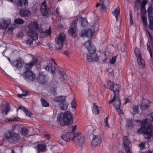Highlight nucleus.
I'll return each mask as SVG.
<instances>
[{
  "mask_svg": "<svg viewBox=\"0 0 153 153\" xmlns=\"http://www.w3.org/2000/svg\"><path fill=\"white\" fill-rule=\"evenodd\" d=\"M27 27L29 29L27 32L28 38L26 40V42L29 45L32 44L34 40H36L38 38L37 32L33 30L39 32L40 33L41 37H44L46 36L50 35L51 33L50 28L46 30L45 32H43L41 27L39 26L37 22L36 21L30 22L27 25Z\"/></svg>",
  "mask_w": 153,
  "mask_h": 153,
  "instance_id": "obj_1",
  "label": "nucleus"
},
{
  "mask_svg": "<svg viewBox=\"0 0 153 153\" xmlns=\"http://www.w3.org/2000/svg\"><path fill=\"white\" fill-rule=\"evenodd\" d=\"M148 119H146L143 121L137 120L136 122L141 126L138 129V132L140 134H143L145 138L149 139L152 137L153 138V130L148 123Z\"/></svg>",
  "mask_w": 153,
  "mask_h": 153,
  "instance_id": "obj_2",
  "label": "nucleus"
},
{
  "mask_svg": "<svg viewBox=\"0 0 153 153\" xmlns=\"http://www.w3.org/2000/svg\"><path fill=\"white\" fill-rule=\"evenodd\" d=\"M38 62L36 58L33 57L32 62L26 64L24 67V69L26 71L24 73L23 76L24 79L26 81L30 82L33 81L35 78V76L30 71V69L34 64H36Z\"/></svg>",
  "mask_w": 153,
  "mask_h": 153,
  "instance_id": "obj_3",
  "label": "nucleus"
},
{
  "mask_svg": "<svg viewBox=\"0 0 153 153\" xmlns=\"http://www.w3.org/2000/svg\"><path fill=\"white\" fill-rule=\"evenodd\" d=\"M60 116L57 120L59 124L64 126L73 123V116L70 111L61 113Z\"/></svg>",
  "mask_w": 153,
  "mask_h": 153,
  "instance_id": "obj_4",
  "label": "nucleus"
},
{
  "mask_svg": "<svg viewBox=\"0 0 153 153\" xmlns=\"http://www.w3.org/2000/svg\"><path fill=\"white\" fill-rule=\"evenodd\" d=\"M107 84L108 86L110 87L111 90L113 91L114 94L113 98L109 101V103L111 104L117 99H119V94L120 90V86L111 81H108Z\"/></svg>",
  "mask_w": 153,
  "mask_h": 153,
  "instance_id": "obj_5",
  "label": "nucleus"
},
{
  "mask_svg": "<svg viewBox=\"0 0 153 153\" xmlns=\"http://www.w3.org/2000/svg\"><path fill=\"white\" fill-rule=\"evenodd\" d=\"M66 39V36L64 33H60L57 36L55 41L56 48L61 49L63 46V43Z\"/></svg>",
  "mask_w": 153,
  "mask_h": 153,
  "instance_id": "obj_6",
  "label": "nucleus"
},
{
  "mask_svg": "<svg viewBox=\"0 0 153 153\" xmlns=\"http://www.w3.org/2000/svg\"><path fill=\"white\" fill-rule=\"evenodd\" d=\"M141 0H136L135 3L134 8L137 10L140 9V12L143 14H145L146 13V10L145 8V5L147 3L146 0H143L141 2Z\"/></svg>",
  "mask_w": 153,
  "mask_h": 153,
  "instance_id": "obj_7",
  "label": "nucleus"
},
{
  "mask_svg": "<svg viewBox=\"0 0 153 153\" xmlns=\"http://www.w3.org/2000/svg\"><path fill=\"white\" fill-rule=\"evenodd\" d=\"M46 65L45 66V69L49 71H51L52 73L54 74L56 72V68L54 65H56L55 61L54 59H51L49 60L45 61Z\"/></svg>",
  "mask_w": 153,
  "mask_h": 153,
  "instance_id": "obj_8",
  "label": "nucleus"
},
{
  "mask_svg": "<svg viewBox=\"0 0 153 153\" xmlns=\"http://www.w3.org/2000/svg\"><path fill=\"white\" fill-rule=\"evenodd\" d=\"M4 137L6 139L13 142L17 141L21 138L19 134L10 131L5 132Z\"/></svg>",
  "mask_w": 153,
  "mask_h": 153,
  "instance_id": "obj_9",
  "label": "nucleus"
},
{
  "mask_svg": "<svg viewBox=\"0 0 153 153\" xmlns=\"http://www.w3.org/2000/svg\"><path fill=\"white\" fill-rule=\"evenodd\" d=\"M96 50L95 48H93V49L90 50L89 53L87 55V60L89 62L97 61L99 59V56L95 53Z\"/></svg>",
  "mask_w": 153,
  "mask_h": 153,
  "instance_id": "obj_10",
  "label": "nucleus"
},
{
  "mask_svg": "<svg viewBox=\"0 0 153 153\" xmlns=\"http://www.w3.org/2000/svg\"><path fill=\"white\" fill-rule=\"evenodd\" d=\"M78 20L77 19H75L73 21L72 25H71L70 28L68 30L69 34L74 37L77 35L76 32L77 30L76 24Z\"/></svg>",
  "mask_w": 153,
  "mask_h": 153,
  "instance_id": "obj_11",
  "label": "nucleus"
},
{
  "mask_svg": "<svg viewBox=\"0 0 153 153\" xmlns=\"http://www.w3.org/2000/svg\"><path fill=\"white\" fill-rule=\"evenodd\" d=\"M40 11L43 16L47 17L51 14L50 10L49 8H47L45 1H44L42 3L41 6Z\"/></svg>",
  "mask_w": 153,
  "mask_h": 153,
  "instance_id": "obj_12",
  "label": "nucleus"
},
{
  "mask_svg": "<svg viewBox=\"0 0 153 153\" xmlns=\"http://www.w3.org/2000/svg\"><path fill=\"white\" fill-rule=\"evenodd\" d=\"M148 12L149 21V28L152 30L153 29V17L152 16L153 13V3L149 7Z\"/></svg>",
  "mask_w": 153,
  "mask_h": 153,
  "instance_id": "obj_13",
  "label": "nucleus"
},
{
  "mask_svg": "<svg viewBox=\"0 0 153 153\" xmlns=\"http://www.w3.org/2000/svg\"><path fill=\"white\" fill-rule=\"evenodd\" d=\"M123 143L126 153H132L131 149V145L127 137H123Z\"/></svg>",
  "mask_w": 153,
  "mask_h": 153,
  "instance_id": "obj_14",
  "label": "nucleus"
},
{
  "mask_svg": "<svg viewBox=\"0 0 153 153\" xmlns=\"http://www.w3.org/2000/svg\"><path fill=\"white\" fill-rule=\"evenodd\" d=\"M11 22L10 18L0 19V28L1 29H5L9 25Z\"/></svg>",
  "mask_w": 153,
  "mask_h": 153,
  "instance_id": "obj_15",
  "label": "nucleus"
},
{
  "mask_svg": "<svg viewBox=\"0 0 153 153\" xmlns=\"http://www.w3.org/2000/svg\"><path fill=\"white\" fill-rule=\"evenodd\" d=\"M25 62L21 58H19L13 62L11 64L12 66H15L16 68L19 69L22 68L24 65Z\"/></svg>",
  "mask_w": 153,
  "mask_h": 153,
  "instance_id": "obj_16",
  "label": "nucleus"
},
{
  "mask_svg": "<svg viewBox=\"0 0 153 153\" xmlns=\"http://www.w3.org/2000/svg\"><path fill=\"white\" fill-rule=\"evenodd\" d=\"M74 139L77 142L80 143L83 142L84 140V137L80 133L76 132L74 134Z\"/></svg>",
  "mask_w": 153,
  "mask_h": 153,
  "instance_id": "obj_17",
  "label": "nucleus"
},
{
  "mask_svg": "<svg viewBox=\"0 0 153 153\" xmlns=\"http://www.w3.org/2000/svg\"><path fill=\"white\" fill-rule=\"evenodd\" d=\"M74 134L72 132H68L62 135V138L67 142H69L74 138Z\"/></svg>",
  "mask_w": 153,
  "mask_h": 153,
  "instance_id": "obj_18",
  "label": "nucleus"
},
{
  "mask_svg": "<svg viewBox=\"0 0 153 153\" xmlns=\"http://www.w3.org/2000/svg\"><path fill=\"white\" fill-rule=\"evenodd\" d=\"M94 31L91 29H89L87 30H82L80 34L81 36H85L88 37H91L93 35Z\"/></svg>",
  "mask_w": 153,
  "mask_h": 153,
  "instance_id": "obj_19",
  "label": "nucleus"
},
{
  "mask_svg": "<svg viewBox=\"0 0 153 153\" xmlns=\"http://www.w3.org/2000/svg\"><path fill=\"white\" fill-rule=\"evenodd\" d=\"M114 102V106L120 115L123 114L122 111L120 108V102L119 99H117Z\"/></svg>",
  "mask_w": 153,
  "mask_h": 153,
  "instance_id": "obj_20",
  "label": "nucleus"
},
{
  "mask_svg": "<svg viewBox=\"0 0 153 153\" xmlns=\"http://www.w3.org/2000/svg\"><path fill=\"white\" fill-rule=\"evenodd\" d=\"M114 102V106L120 115L123 114L122 111L120 108V102L119 99H117Z\"/></svg>",
  "mask_w": 153,
  "mask_h": 153,
  "instance_id": "obj_21",
  "label": "nucleus"
},
{
  "mask_svg": "<svg viewBox=\"0 0 153 153\" xmlns=\"http://www.w3.org/2000/svg\"><path fill=\"white\" fill-rule=\"evenodd\" d=\"M101 9L104 10L110 5L109 0H100Z\"/></svg>",
  "mask_w": 153,
  "mask_h": 153,
  "instance_id": "obj_22",
  "label": "nucleus"
},
{
  "mask_svg": "<svg viewBox=\"0 0 153 153\" xmlns=\"http://www.w3.org/2000/svg\"><path fill=\"white\" fill-rule=\"evenodd\" d=\"M34 148L37 150L38 152H39L44 151L46 149V146L44 143H38Z\"/></svg>",
  "mask_w": 153,
  "mask_h": 153,
  "instance_id": "obj_23",
  "label": "nucleus"
},
{
  "mask_svg": "<svg viewBox=\"0 0 153 153\" xmlns=\"http://www.w3.org/2000/svg\"><path fill=\"white\" fill-rule=\"evenodd\" d=\"M150 105V102L147 100H143L142 101L141 105L140 108L142 110H145L147 109Z\"/></svg>",
  "mask_w": 153,
  "mask_h": 153,
  "instance_id": "obj_24",
  "label": "nucleus"
},
{
  "mask_svg": "<svg viewBox=\"0 0 153 153\" xmlns=\"http://www.w3.org/2000/svg\"><path fill=\"white\" fill-rule=\"evenodd\" d=\"M19 13L22 17H27L29 16L31 13L27 9H21L20 10Z\"/></svg>",
  "mask_w": 153,
  "mask_h": 153,
  "instance_id": "obj_25",
  "label": "nucleus"
},
{
  "mask_svg": "<svg viewBox=\"0 0 153 153\" xmlns=\"http://www.w3.org/2000/svg\"><path fill=\"white\" fill-rule=\"evenodd\" d=\"M100 141L97 135L94 136L91 143L93 146L95 147L100 144Z\"/></svg>",
  "mask_w": 153,
  "mask_h": 153,
  "instance_id": "obj_26",
  "label": "nucleus"
},
{
  "mask_svg": "<svg viewBox=\"0 0 153 153\" xmlns=\"http://www.w3.org/2000/svg\"><path fill=\"white\" fill-rule=\"evenodd\" d=\"M9 110L10 107L9 105H2L1 107V110L2 113L4 115H7L9 111Z\"/></svg>",
  "mask_w": 153,
  "mask_h": 153,
  "instance_id": "obj_27",
  "label": "nucleus"
},
{
  "mask_svg": "<svg viewBox=\"0 0 153 153\" xmlns=\"http://www.w3.org/2000/svg\"><path fill=\"white\" fill-rule=\"evenodd\" d=\"M137 58V61L140 68H143L145 67V62L144 60L143 59L141 56H139Z\"/></svg>",
  "mask_w": 153,
  "mask_h": 153,
  "instance_id": "obj_28",
  "label": "nucleus"
},
{
  "mask_svg": "<svg viewBox=\"0 0 153 153\" xmlns=\"http://www.w3.org/2000/svg\"><path fill=\"white\" fill-rule=\"evenodd\" d=\"M19 109H21L24 111L26 115L30 117H31L32 116V114L29 110L26 109L23 107H19Z\"/></svg>",
  "mask_w": 153,
  "mask_h": 153,
  "instance_id": "obj_29",
  "label": "nucleus"
},
{
  "mask_svg": "<svg viewBox=\"0 0 153 153\" xmlns=\"http://www.w3.org/2000/svg\"><path fill=\"white\" fill-rule=\"evenodd\" d=\"M93 113L97 114L99 113L100 108L96 105L95 103L93 104V107L91 108Z\"/></svg>",
  "mask_w": 153,
  "mask_h": 153,
  "instance_id": "obj_30",
  "label": "nucleus"
},
{
  "mask_svg": "<svg viewBox=\"0 0 153 153\" xmlns=\"http://www.w3.org/2000/svg\"><path fill=\"white\" fill-rule=\"evenodd\" d=\"M84 46L89 51L90 50H91L93 49V48H95L94 47H92L91 45V41L89 40L87 41L85 43L84 45Z\"/></svg>",
  "mask_w": 153,
  "mask_h": 153,
  "instance_id": "obj_31",
  "label": "nucleus"
},
{
  "mask_svg": "<svg viewBox=\"0 0 153 153\" xmlns=\"http://www.w3.org/2000/svg\"><path fill=\"white\" fill-rule=\"evenodd\" d=\"M120 10L119 7H117L112 12L113 15L115 17L117 21L118 19V17L120 13Z\"/></svg>",
  "mask_w": 153,
  "mask_h": 153,
  "instance_id": "obj_32",
  "label": "nucleus"
},
{
  "mask_svg": "<svg viewBox=\"0 0 153 153\" xmlns=\"http://www.w3.org/2000/svg\"><path fill=\"white\" fill-rule=\"evenodd\" d=\"M14 24L13 26H16V24L22 25L24 23V20L22 19L16 18L14 20Z\"/></svg>",
  "mask_w": 153,
  "mask_h": 153,
  "instance_id": "obj_33",
  "label": "nucleus"
},
{
  "mask_svg": "<svg viewBox=\"0 0 153 153\" xmlns=\"http://www.w3.org/2000/svg\"><path fill=\"white\" fill-rule=\"evenodd\" d=\"M65 97L64 96H61L57 97L54 99V101L59 102H63L65 100Z\"/></svg>",
  "mask_w": 153,
  "mask_h": 153,
  "instance_id": "obj_34",
  "label": "nucleus"
},
{
  "mask_svg": "<svg viewBox=\"0 0 153 153\" xmlns=\"http://www.w3.org/2000/svg\"><path fill=\"white\" fill-rule=\"evenodd\" d=\"M99 24L97 22H95L93 25L91 26V28L93 29L94 31H98L99 29Z\"/></svg>",
  "mask_w": 153,
  "mask_h": 153,
  "instance_id": "obj_35",
  "label": "nucleus"
},
{
  "mask_svg": "<svg viewBox=\"0 0 153 153\" xmlns=\"http://www.w3.org/2000/svg\"><path fill=\"white\" fill-rule=\"evenodd\" d=\"M80 20L81 21L82 26L85 27L88 25V22L85 18H82L80 19Z\"/></svg>",
  "mask_w": 153,
  "mask_h": 153,
  "instance_id": "obj_36",
  "label": "nucleus"
},
{
  "mask_svg": "<svg viewBox=\"0 0 153 153\" xmlns=\"http://www.w3.org/2000/svg\"><path fill=\"white\" fill-rule=\"evenodd\" d=\"M58 73L60 74V78L62 79V80H64L66 78L67 76L64 72L59 71H58Z\"/></svg>",
  "mask_w": 153,
  "mask_h": 153,
  "instance_id": "obj_37",
  "label": "nucleus"
},
{
  "mask_svg": "<svg viewBox=\"0 0 153 153\" xmlns=\"http://www.w3.org/2000/svg\"><path fill=\"white\" fill-rule=\"evenodd\" d=\"M28 130L25 128H23L21 129V134L23 136L27 135L28 133Z\"/></svg>",
  "mask_w": 153,
  "mask_h": 153,
  "instance_id": "obj_38",
  "label": "nucleus"
},
{
  "mask_svg": "<svg viewBox=\"0 0 153 153\" xmlns=\"http://www.w3.org/2000/svg\"><path fill=\"white\" fill-rule=\"evenodd\" d=\"M68 104L66 102H63L60 105L61 108L63 110H66L68 108Z\"/></svg>",
  "mask_w": 153,
  "mask_h": 153,
  "instance_id": "obj_39",
  "label": "nucleus"
},
{
  "mask_svg": "<svg viewBox=\"0 0 153 153\" xmlns=\"http://www.w3.org/2000/svg\"><path fill=\"white\" fill-rule=\"evenodd\" d=\"M132 114L133 115L137 114L138 113V107L137 105H134L132 108Z\"/></svg>",
  "mask_w": 153,
  "mask_h": 153,
  "instance_id": "obj_40",
  "label": "nucleus"
},
{
  "mask_svg": "<svg viewBox=\"0 0 153 153\" xmlns=\"http://www.w3.org/2000/svg\"><path fill=\"white\" fill-rule=\"evenodd\" d=\"M46 76L43 72L40 73L39 74V79L41 80H45Z\"/></svg>",
  "mask_w": 153,
  "mask_h": 153,
  "instance_id": "obj_41",
  "label": "nucleus"
},
{
  "mask_svg": "<svg viewBox=\"0 0 153 153\" xmlns=\"http://www.w3.org/2000/svg\"><path fill=\"white\" fill-rule=\"evenodd\" d=\"M41 101L42 105L43 107H46L49 106V104L45 100L42 99H41Z\"/></svg>",
  "mask_w": 153,
  "mask_h": 153,
  "instance_id": "obj_42",
  "label": "nucleus"
},
{
  "mask_svg": "<svg viewBox=\"0 0 153 153\" xmlns=\"http://www.w3.org/2000/svg\"><path fill=\"white\" fill-rule=\"evenodd\" d=\"M142 19L143 22V25L144 26H146L147 25V18L145 16L143 15L142 16Z\"/></svg>",
  "mask_w": 153,
  "mask_h": 153,
  "instance_id": "obj_43",
  "label": "nucleus"
},
{
  "mask_svg": "<svg viewBox=\"0 0 153 153\" xmlns=\"http://www.w3.org/2000/svg\"><path fill=\"white\" fill-rule=\"evenodd\" d=\"M108 116L104 120V122L105 126L108 128H110V125L108 123Z\"/></svg>",
  "mask_w": 153,
  "mask_h": 153,
  "instance_id": "obj_44",
  "label": "nucleus"
},
{
  "mask_svg": "<svg viewBox=\"0 0 153 153\" xmlns=\"http://www.w3.org/2000/svg\"><path fill=\"white\" fill-rule=\"evenodd\" d=\"M16 26H13V25L12 26L9 28L7 31L9 33H12L14 29L15 28Z\"/></svg>",
  "mask_w": 153,
  "mask_h": 153,
  "instance_id": "obj_45",
  "label": "nucleus"
},
{
  "mask_svg": "<svg viewBox=\"0 0 153 153\" xmlns=\"http://www.w3.org/2000/svg\"><path fill=\"white\" fill-rule=\"evenodd\" d=\"M71 105L73 108L75 109L76 108V101L75 99H74L72 101L71 103Z\"/></svg>",
  "mask_w": 153,
  "mask_h": 153,
  "instance_id": "obj_46",
  "label": "nucleus"
},
{
  "mask_svg": "<svg viewBox=\"0 0 153 153\" xmlns=\"http://www.w3.org/2000/svg\"><path fill=\"white\" fill-rule=\"evenodd\" d=\"M134 51L137 57H138L139 56H141L139 50L138 48H136L135 49Z\"/></svg>",
  "mask_w": 153,
  "mask_h": 153,
  "instance_id": "obj_47",
  "label": "nucleus"
},
{
  "mask_svg": "<svg viewBox=\"0 0 153 153\" xmlns=\"http://www.w3.org/2000/svg\"><path fill=\"white\" fill-rule=\"evenodd\" d=\"M116 57L114 56L109 61V62L111 64H114L116 62Z\"/></svg>",
  "mask_w": 153,
  "mask_h": 153,
  "instance_id": "obj_48",
  "label": "nucleus"
},
{
  "mask_svg": "<svg viewBox=\"0 0 153 153\" xmlns=\"http://www.w3.org/2000/svg\"><path fill=\"white\" fill-rule=\"evenodd\" d=\"M139 147L141 150L144 149L145 147V143L144 142H141L139 144Z\"/></svg>",
  "mask_w": 153,
  "mask_h": 153,
  "instance_id": "obj_49",
  "label": "nucleus"
},
{
  "mask_svg": "<svg viewBox=\"0 0 153 153\" xmlns=\"http://www.w3.org/2000/svg\"><path fill=\"white\" fill-rule=\"evenodd\" d=\"M147 50L149 53L151 58H152V55L151 52V49L150 47L149 46V45H148V44H147Z\"/></svg>",
  "mask_w": 153,
  "mask_h": 153,
  "instance_id": "obj_50",
  "label": "nucleus"
},
{
  "mask_svg": "<svg viewBox=\"0 0 153 153\" xmlns=\"http://www.w3.org/2000/svg\"><path fill=\"white\" fill-rule=\"evenodd\" d=\"M127 124L128 126L129 127L132 126V121L131 120L129 119L127 121Z\"/></svg>",
  "mask_w": 153,
  "mask_h": 153,
  "instance_id": "obj_51",
  "label": "nucleus"
},
{
  "mask_svg": "<svg viewBox=\"0 0 153 153\" xmlns=\"http://www.w3.org/2000/svg\"><path fill=\"white\" fill-rule=\"evenodd\" d=\"M63 53L64 54L66 55L68 57L69 56V55L70 54V53L68 51H65L63 52Z\"/></svg>",
  "mask_w": 153,
  "mask_h": 153,
  "instance_id": "obj_52",
  "label": "nucleus"
},
{
  "mask_svg": "<svg viewBox=\"0 0 153 153\" xmlns=\"http://www.w3.org/2000/svg\"><path fill=\"white\" fill-rule=\"evenodd\" d=\"M24 35V34L22 32H21L18 33L17 34V36L20 37H22Z\"/></svg>",
  "mask_w": 153,
  "mask_h": 153,
  "instance_id": "obj_53",
  "label": "nucleus"
},
{
  "mask_svg": "<svg viewBox=\"0 0 153 153\" xmlns=\"http://www.w3.org/2000/svg\"><path fill=\"white\" fill-rule=\"evenodd\" d=\"M150 123H153V112L151 114V117L150 118Z\"/></svg>",
  "mask_w": 153,
  "mask_h": 153,
  "instance_id": "obj_54",
  "label": "nucleus"
},
{
  "mask_svg": "<svg viewBox=\"0 0 153 153\" xmlns=\"http://www.w3.org/2000/svg\"><path fill=\"white\" fill-rule=\"evenodd\" d=\"M130 23L131 24V25H132L133 24V20L132 18V16L130 14Z\"/></svg>",
  "mask_w": 153,
  "mask_h": 153,
  "instance_id": "obj_55",
  "label": "nucleus"
},
{
  "mask_svg": "<svg viewBox=\"0 0 153 153\" xmlns=\"http://www.w3.org/2000/svg\"><path fill=\"white\" fill-rule=\"evenodd\" d=\"M76 125H75L74 126H73L72 127V132L74 131H75L76 129Z\"/></svg>",
  "mask_w": 153,
  "mask_h": 153,
  "instance_id": "obj_56",
  "label": "nucleus"
},
{
  "mask_svg": "<svg viewBox=\"0 0 153 153\" xmlns=\"http://www.w3.org/2000/svg\"><path fill=\"white\" fill-rule=\"evenodd\" d=\"M45 137L46 138L48 139H49L51 137L50 136L49 134H45Z\"/></svg>",
  "mask_w": 153,
  "mask_h": 153,
  "instance_id": "obj_57",
  "label": "nucleus"
},
{
  "mask_svg": "<svg viewBox=\"0 0 153 153\" xmlns=\"http://www.w3.org/2000/svg\"><path fill=\"white\" fill-rule=\"evenodd\" d=\"M59 10H60V8L58 7L57 8L56 10V12L58 15H59Z\"/></svg>",
  "mask_w": 153,
  "mask_h": 153,
  "instance_id": "obj_58",
  "label": "nucleus"
},
{
  "mask_svg": "<svg viewBox=\"0 0 153 153\" xmlns=\"http://www.w3.org/2000/svg\"><path fill=\"white\" fill-rule=\"evenodd\" d=\"M129 101H130L129 99L128 98H127L125 100V103H128L129 102Z\"/></svg>",
  "mask_w": 153,
  "mask_h": 153,
  "instance_id": "obj_59",
  "label": "nucleus"
},
{
  "mask_svg": "<svg viewBox=\"0 0 153 153\" xmlns=\"http://www.w3.org/2000/svg\"><path fill=\"white\" fill-rule=\"evenodd\" d=\"M26 94H19L18 95V97H21L22 96H25L26 95Z\"/></svg>",
  "mask_w": 153,
  "mask_h": 153,
  "instance_id": "obj_60",
  "label": "nucleus"
},
{
  "mask_svg": "<svg viewBox=\"0 0 153 153\" xmlns=\"http://www.w3.org/2000/svg\"><path fill=\"white\" fill-rule=\"evenodd\" d=\"M152 153V152L151 151H148L147 152H143V153Z\"/></svg>",
  "mask_w": 153,
  "mask_h": 153,
  "instance_id": "obj_61",
  "label": "nucleus"
},
{
  "mask_svg": "<svg viewBox=\"0 0 153 153\" xmlns=\"http://www.w3.org/2000/svg\"><path fill=\"white\" fill-rule=\"evenodd\" d=\"M100 5V3L99 4L98 3H97L96 5V7H98Z\"/></svg>",
  "mask_w": 153,
  "mask_h": 153,
  "instance_id": "obj_62",
  "label": "nucleus"
},
{
  "mask_svg": "<svg viewBox=\"0 0 153 153\" xmlns=\"http://www.w3.org/2000/svg\"><path fill=\"white\" fill-rule=\"evenodd\" d=\"M11 153H15L13 149L12 150Z\"/></svg>",
  "mask_w": 153,
  "mask_h": 153,
  "instance_id": "obj_63",
  "label": "nucleus"
},
{
  "mask_svg": "<svg viewBox=\"0 0 153 153\" xmlns=\"http://www.w3.org/2000/svg\"><path fill=\"white\" fill-rule=\"evenodd\" d=\"M8 61H9V62L11 63V64L12 63H11L10 61V59L9 58H8Z\"/></svg>",
  "mask_w": 153,
  "mask_h": 153,
  "instance_id": "obj_64",
  "label": "nucleus"
}]
</instances>
